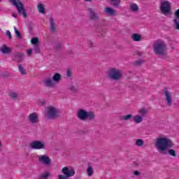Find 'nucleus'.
<instances>
[{
	"mask_svg": "<svg viewBox=\"0 0 179 179\" xmlns=\"http://www.w3.org/2000/svg\"><path fill=\"white\" fill-rule=\"evenodd\" d=\"M173 141L166 136H159L155 142V147L159 153H164L167 149L173 148Z\"/></svg>",
	"mask_w": 179,
	"mask_h": 179,
	"instance_id": "nucleus-1",
	"label": "nucleus"
},
{
	"mask_svg": "<svg viewBox=\"0 0 179 179\" xmlns=\"http://www.w3.org/2000/svg\"><path fill=\"white\" fill-rule=\"evenodd\" d=\"M167 45L162 40H157L154 42L153 50L157 55H166V48Z\"/></svg>",
	"mask_w": 179,
	"mask_h": 179,
	"instance_id": "nucleus-2",
	"label": "nucleus"
},
{
	"mask_svg": "<svg viewBox=\"0 0 179 179\" xmlns=\"http://www.w3.org/2000/svg\"><path fill=\"white\" fill-rule=\"evenodd\" d=\"M77 117L81 121H93V120L96 118V115L94 114V112L80 109L77 112Z\"/></svg>",
	"mask_w": 179,
	"mask_h": 179,
	"instance_id": "nucleus-3",
	"label": "nucleus"
},
{
	"mask_svg": "<svg viewBox=\"0 0 179 179\" xmlns=\"http://www.w3.org/2000/svg\"><path fill=\"white\" fill-rule=\"evenodd\" d=\"M68 83L69 85V90L71 93H78L79 92L80 87L76 83L75 79H73V76H72V71L71 70H68Z\"/></svg>",
	"mask_w": 179,
	"mask_h": 179,
	"instance_id": "nucleus-4",
	"label": "nucleus"
},
{
	"mask_svg": "<svg viewBox=\"0 0 179 179\" xmlns=\"http://www.w3.org/2000/svg\"><path fill=\"white\" fill-rule=\"evenodd\" d=\"M108 78L111 80H120L122 78V71L116 68H112L108 71Z\"/></svg>",
	"mask_w": 179,
	"mask_h": 179,
	"instance_id": "nucleus-5",
	"label": "nucleus"
},
{
	"mask_svg": "<svg viewBox=\"0 0 179 179\" xmlns=\"http://www.w3.org/2000/svg\"><path fill=\"white\" fill-rule=\"evenodd\" d=\"M9 2H10L17 8L18 13L20 15H22L23 17H24L25 19L27 17V13L26 12L24 5H23V3H22V1H18V4L16 0H9Z\"/></svg>",
	"mask_w": 179,
	"mask_h": 179,
	"instance_id": "nucleus-6",
	"label": "nucleus"
},
{
	"mask_svg": "<svg viewBox=\"0 0 179 179\" xmlns=\"http://www.w3.org/2000/svg\"><path fill=\"white\" fill-rule=\"evenodd\" d=\"M47 115L49 120H55L59 117V110L55 107L50 106L48 108Z\"/></svg>",
	"mask_w": 179,
	"mask_h": 179,
	"instance_id": "nucleus-7",
	"label": "nucleus"
},
{
	"mask_svg": "<svg viewBox=\"0 0 179 179\" xmlns=\"http://www.w3.org/2000/svg\"><path fill=\"white\" fill-rule=\"evenodd\" d=\"M159 8L162 15H169L171 12V3L170 1H161Z\"/></svg>",
	"mask_w": 179,
	"mask_h": 179,
	"instance_id": "nucleus-8",
	"label": "nucleus"
},
{
	"mask_svg": "<svg viewBox=\"0 0 179 179\" xmlns=\"http://www.w3.org/2000/svg\"><path fill=\"white\" fill-rule=\"evenodd\" d=\"M164 96L166 101V105L169 107H171V106H173V98L171 97V93L167 88H164Z\"/></svg>",
	"mask_w": 179,
	"mask_h": 179,
	"instance_id": "nucleus-9",
	"label": "nucleus"
},
{
	"mask_svg": "<svg viewBox=\"0 0 179 179\" xmlns=\"http://www.w3.org/2000/svg\"><path fill=\"white\" fill-rule=\"evenodd\" d=\"M29 146L31 148V149L40 150L44 149V148H45V144H44L43 141H34L30 143Z\"/></svg>",
	"mask_w": 179,
	"mask_h": 179,
	"instance_id": "nucleus-10",
	"label": "nucleus"
},
{
	"mask_svg": "<svg viewBox=\"0 0 179 179\" xmlns=\"http://www.w3.org/2000/svg\"><path fill=\"white\" fill-rule=\"evenodd\" d=\"M28 120L31 124L36 125L40 122V119H38V114L37 113H32L28 116Z\"/></svg>",
	"mask_w": 179,
	"mask_h": 179,
	"instance_id": "nucleus-11",
	"label": "nucleus"
},
{
	"mask_svg": "<svg viewBox=\"0 0 179 179\" xmlns=\"http://www.w3.org/2000/svg\"><path fill=\"white\" fill-rule=\"evenodd\" d=\"M38 161L40 163H43V164H45V166L51 164V159H50V157L45 155H40L38 157Z\"/></svg>",
	"mask_w": 179,
	"mask_h": 179,
	"instance_id": "nucleus-12",
	"label": "nucleus"
},
{
	"mask_svg": "<svg viewBox=\"0 0 179 179\" xmlns=\"http://www.w3.org/2000/svg\"><path fill=\"white\" fill-rule=\"evenodd\" d=\"M87 12L88 16L91 20H97V19H99V15L92 8H88Z\"/></svg>",
	"mask_w": 179,
	"mask_h": 179,
	"instance_id": "nucleus-13",
	"label": "nucleus"
},
{
	"mask_svg": "<svg viewBox=\"0 0 179 179\" xmlns=\"http://www.w3.org/2000/svg\"><path fill=\"white\" fill-rule=\"evenodd\" d=\"M24 57V53L17 52V54L14 55L12 59L17 62H22L23 61V57Z\"/></svg>",
	"mask_w": 179,
	"mask_h": 179,
	"instance_id": "nucleus-14",
	"label": "nucleus"
},
{
	"mask_svg": "<svg viewBox=\"0 0 179 179\" xmlns=\"http://www.w3.org/2000/svg\"><path fill=\"white\" fill-rule=\"evenodd\" d=\"M104 12L108 14V16H117V10L110 7H106L104 8Z\"/></svg>",
	"mask_w": 179,
	"mask_h": 179,
	"instance_id": "nucleus-15",
	"label": "nucleus"
},
{
	"mask_svg": "<svg viewBox=\"0 0 179 179\" xmlns=\"http://www.w3.org/2000/svg\"><path fill=\"white\" fill-rule=\"evenodd\" d=\"M0 51L3 54H10V52H12V49L8 48L6 44H3L0 48Z\"/></svg>",
	"mask_w": 179,
	"mask_h": 179,
	"instance_id": "nucleus-16",
	"label": "nucleus"
},
{
	"mask_svg": "<svg viewBox=\"0 0 179 179\" xmlns=\"http://www.w3.org/2000/svg\"><path fill=\"white\" fill-rule=\"evenodd\" d=\"M50 23L51 33H55V31H57V27H55V20H54V18H50Z\"/></svg>",
	"mask_w": 179,
	"mask_h": 179,
	"instance_id": "nucleus-17",
	"label": "nucleus"
},
{
	"mask_svg": "<svg viewBox=\"0 0 179 179\" xmlns=\"http://www.w3.org/2000/svg\"><path fill=\"white\" fill-rule=\"evenodd\" d=\"M62 173H64V175H59L58 178L59 179H67L68 178V167L65 166L64 168L62 169Z\"/></svg>",
	"mask_w": 179,
	"mask_h": 179,
	"instance_id": "nucleus-18",
	"label": "nucleus"
},
{
	"mask_svg": "<svg viewBox=\"0 0 179 179\" xmlns=\"http://www.w3.org/2000/svg\"><path fill=\"white\" fill-rule=\"evenodd\" d=\"M44 85L47 87H54V83L52 79L47 78L43 81Z\"/></svg>",
	"mask_w": 179,
	"mask_h": 179,
	"instance_id": "nucleus-19",
	"label": "nucleus"
},
{
	"mask_svg": "<svg viewBox=\"0 0 179 179\" xmlns=\"http://www.w3.org/2000/svg\"><path fill=\"white\" fill-rule=\"evenodd\" d=\"M131 38L134 41H141V40H142V36L139 34L135 33L131 35Z\"/></svg>",
	"mask_w": 179,
	"mask_h": 179,
	"instance_id": "nucleus-20",
	"label": "nucleus"
},
{
	"mask_svg": "<svg viewBox=\"0 0 179 179\" xmlns=\"http://www.w3.org/2000/svg\"><path fill=\"white\" fill-rule=\"evenodd\" d=\"M133 120L136 122V124H141V122L143 121V118L139 115L134 116Z\"/></svg>",
	"mask_w": 179,
	"mask_h": 179,
	"instance_id": "nucleus-21",
	"label": "nucleus"
},
{
	"mask_svg": "<svg viewBox=\"0 0 179 179\" xmlns=\"http://www.w3.org/2000/svg\"><path fill=\"white\" fill-rule=\"evenodd\" d=\"M130 10L131 12H138L139 10V6L135 3H130Z\"/></svg>",
	"mask_w": 179,
	"mask_h": 179,
	"instance_id": "nucleus-22",
	"label": "nucleus"
},
{
	"mask_svg": "<svg viewBox=\"0 0 179 179\" xmlns=\"http://www.w3.org/2000/svg\"><path fill=\"white\" fill-rule=\"evenodd\" d=\"M52 80L55 82V83H58L59 80H61V74L56 73L52 76Z\"/></svg>",
	"mask_w": 179,
	"mask_h": 179,
	"instance_id": "nucleus-23",
	"label": "nucleus"
},
{
	"mask_svg": "<svg viewBox=\"0 0 179 179\" xmlns=\"http://www.w3.org/2000/svg\"><path fill=\"white\" fill-rule=\"evenodd\" d=\"M132 118V115L131 114H127L124 116H120V120L121 121H129Z\"/></svg>",
	"mask_w": 179,
	"mask_h": 179,
	"instance_id": "nucleus-24",
	"label": "nucleus"
},
{
	"mask_svg": "<svg viewBox=\"0 0 179 179\" xmlns=\"http://www.w3.org/2000/svg\"><path fill=\"white\" fill-rule=\"evenodd\" d=\"M94 173V170H93V167H92V166H89L87 168V174L88 176V177H92V176H93Z\"/></svg>",
	"mask_w": 179,
	"mask_h": 179,
	"instance_id": "nucleus-25",
	"label": "nucleus"
},
{
	"mask_svg": "<svg viewBox=\"0 0 179 179\" xmlns=\"http://www.w3.org/2000/svg\"><path fill=\"white\" fill-rule=\"evenodd\" d=\"M18 70L20 73H21V75H27V72L26 71V69H24L23 66H22V64H18Z\"/></svg>",
	"mask_w": 179,
	"mask_h": 179,
	"instance_id": "nucleus-26",
	"label": "nucleus"
},
{
	"mask_svg": "<svg viewBox=\"0 0 179 179\" xmlns=\"http://www.w3.org/2000/svg\"><path fill=\"white\" fill-rule=\"evenodd\" d=\"M136 146H138V148H142V146H143V145H145V141H143V140L138 138L136 141L135 143Z\"/></svg>",
	"mask_w": 179,
	"mask_h": 179,
	"instance_id": "nucleus-27",
	"label": "nucleus"
},
{
	"mask_svg": "<svg viewBox=\"0 0 179 179\" xmlns=\"http://www.w3.org/2000/svg\"><path fill=\"white\" fill-rule=\"evenodd\" d=\"M73 176H75V169L70 166L68 169V177H73Z\"/></svg>",
	"mask_w": 179,
	"mask_h": 179,
	"instance_id": "nucleus-28",
	"label": "nucleus"
},
{
	"mask_svg": "<svg viewBox=\"0 0 179 179\" xmlns=\"http://www.w3.org/2000/svg\"><path fill=\"white\" fill-rule=\"evenodd\" d=\"M38 10L39 13H45V8H44V6L42 3L38 4Z\"/></svg>",
	"mask_w": 179,
	"mask_h": 179,
	"instance_id": "nucleus-29",
	"label": "nucleus"
},
{
	"mask_svg": "<svg viewBox=\"0 0 179 179\" xmlns=\"http://www.w3.org/2000/svg\"><path fill=\"white\" fill-rule=\"evenodd\" d=\"M31 43L33 45H40V40L38 39V38H32L31 39Z\"/></svg>",
	"mask_w": 179,
	"mask_h": 179,
	"instance_id": "nucleus-30",
	"label": "nucleus"
},
{
	"mask_svg": "<svg viewBox=\"0 0 179 179\" xmlns=\"http://www.w3.org/2000/svg\"><path fill=\"white\" fill-rule=\"evenodd\" d=\"M34 52H35V54H41L40 45H34Z\"/></svg>",
	"mask_w": 179,
	"mask_h": 179,
	"instance_id": "nucleus-31",
	"label": "nucleus"
},
{
	"mask_svg": "<svg viewBox=\"0 0 179 179\" xmlns=\"http://www.w3.org/2000/svg\"><path fill=\"white\" fill-rule=\"evenodd\" d=\"M48 177H50V173L46 172L41 174L38 179H47Z\"/></svg>",
	"mask_w": 179,
	"mask_h": 179,
	"instance_id": "nucleus-32",
	"label": "nucleus"
},
{
	"mask_svg": "<svg viewBox=\"0 0 179 179\" xmlns=\"http://www.w3.org/2000/svg\"><path fill=\"white\" fill-rule=\"evenodd\" d=\"M8 96L12 99V100H16L17 99V93L11 92L8 94Z\"/></svg>",
	"mask_w": 179,
	"mask_h": 179,
	"instance_id": "nucleus-33",
	"label": "nucleus"
},
{
	"mask_svg": "<svg viewBox=\"0 0 179 179\" xmlns=\"http://www.w3.org/2000/svg\"><path fill=\"white\" fill-rule=\"evenodd\" d=\"M168 154L169 156H172L173 157H176V156H177V154H176V150L173 149H169L168 150Z\"/></svg>",
	"mask_w": 179,
	"mask_h": 179,
	"instance_id": "nucleus-34",
	"label": "nucleus"
},
{
	"mask_svg": "<svg viewBox=\"0 0 179 179\" xmlns=\"http://www.w3.org/2000/svg\"><path fill=\"white\" fill-rule=\"evenodd\" d=\"M113 2V5L115 7L120 6V3H121V0H110Z\"/></svg>",
	"mask_w": 179,
	"mask_h": 179,
	"instance_id": "nucleus-35",
	"label": "nucleus"
},
{
	"mask_svg": "<svg viewBox=\"0 0 179 179\" xmlns=\"http://www.w3.org/2000/svg\"><path fill=\"white\" fill-rule=\"evenodd\" d=\"M173 23H174V29H175V30H179V22H178V20L174 19V20H173Z\"/></svg>",
	"mask_w": 179,
	"mask_h": 179,
	"instance_id": "nucleus-36",
	"label": "nucleus"
},
{
	"mask_svg": "<svg viewBox=\"0 0 179 179\" xmlns=\"http://www.w3.org/2000/svg\"><path fill=\"white\" fill-rule=\"evenodd\" d=\"M15 33L16 35L17 38H22V34H20V31L16 29V27L14 28Z\"/></svg>",
	"mask_w": 179,
	"mask_h": 179,
	"instance_id": "nucleus-37",
	"label": "nucleus"
},
{
	"mask_svg": "<svg viewBox=\"0 0 179 179\" xmlns=\"http://www.w3.org/2000/svg\"><path fill=\"white\" fill-rule=\"evenodd\" d=\"M139 114H141V115H145V114H148V110L145 109V108H141L138 110Z\"/></svg>",
	"mask_w": 179,
	"mask_h": 179,
	"instance_id": "nucleus-38",
	"label": "nucleus"
},
{
	"mask_svg": "<svg viewBox=\"0 0 179 179\" xmlns=\"http://www.w3.org/2000/svg\"><path fill=\"white\" fill-rule=\"evenodd\" d=\"M6 34L7 37H8V38H9L10 40H11V38H12V34H10V31L7 30V31H6Z\"/></svg>",
	"mask_w": 179,
	"mask_h": 179,
	"instance_id": "nucleus-39",
	"label": "nucleus"
},
{
	"mask_svg": "<svg viewBox=\"0 0 179 179\" xmlns=\"http://www.w3.org/2000/svg\"><path fill=\"white\" fill-rule=\"evenodd\" d=\"M175 19H176V20H179V9L176 10L175 12Z\"/></svg>",
	"mask_w": 179,
	"mask_h": 179,
	"instance_id": "nucleus-40",
	"label": "nucleus"
},
{
	"mask_svg": "<svg viewBox=\"0 0 179 179\" xmlns=\"http://www.w3.org/2000/svg\"><path fill=\"white\" fill-rule=\"evenodd\" d=\"M32 52H33V49H29L27 51V54L28 57H30L31 55Z\"/></svg>",
	"mask_w": 179,
	"mask_h": 179,
	"instance_id": "nucleus-41",
	"label": "nucleus"
},
{
	"mask_svg": "<svg viewBox=\"0 0 179 179\" xmlns=\"http://www.w3.org/2000/svg\"><path fill=\"white\" fill-rule=\"evenodd\" d=\"M141 64H142L141 61H136V62H134V65L139 66V65H141Z\"/></svg>",
	"mask_w": 179,
	"mask_h": 179,
	"instance_id": "nucleus-42",
	"label": "nucleus"
},
{
	"mask_svg": "<svg viewBox=\"0 0 179 179\" xmlns=\"http://www.w3.org/2000/svg\"><path fill=\"white\" fill-rule=\"evenodd\" d=\"M134 176H139L141 174V173H139L138 171H134Z\"/></svg>",
	"mask_w": 179,
	"mask_h": 179,
	"instance_id": "nucleus-43",
	"label": "nucleus"
},
{
	"mask_svg": "<svg viewBox=\"0 0 179 179\" xmlns=\"http://www.w3.org/2000/svg\"><path fill=\"white\" fill-rule=\"evenodd\" d=\"M57 50H59L61 48V43H58L57 45Z\"/></svg>",
	"mask_w": 179,
	"mask_h": 179,
	"instance_id": "nucleus-44",
	"label": "nucleus"
},
{
	"mask_svg": "<svg viewBox=\"0 0 179 179\" xmlns=\"http://www.w3.org/2000/svg\"><path fill=\"white\" fill-rule=\"evenodd\" d=\"M1 76H2L3 78H6V77L8 76V75L6 74V73H2V74H1Z\"/></svg>",
	"mask_w": 179,
	"mask_h": 179,
	"instance_id": "nucleus-45",
	"label": "nucleus"
},
{
	"mask_svg": "<svg viewBox=\"0 0 179 179\" xmlns=\"http://www.w3.org/2000/svg\"><path fill=\"white\" fill-rule=\"evenodd\" d=\"M12 16L13 17H17V15H16V13H13Z\"/></svg>",
	"mask_w": 179,
	"mask_h": 179,
	"instance_id": "nucleus-46",
	"label": "nucleus"
},
{
	"mask_svg": "<svg viewBox=\"0 0 179 179\" xmlns=\"http://www.w3.org/2000/svg\"><path fill=\"white\" fill-rule=\"evenodd\" d=\"M85 2H92V0H84Z\"/></svg>",
	"mask_w": 179,
	"mask_h": 179,
	"instance_id": "nucleus-47",
	"label": "nucleus"
},
{
	"mask_svg": "<svg viewBox=\"0 0 179 179\" xmlns=\"http://www.w3.org/2000/svg\"><path fill=\"white\" fill-rule=\"evenodd\" d=\"M66 76H68V69L66 70Z\"/></svg>",
	"mask_w": 179,
	"mask_h": 179,
	"instance_id": "nucleus-48",
	"label": "nucleus"
},
{
	"mask_svg": "<svg viewBox=\"0 0 179 179\" xmlns=\"http://www.w3.org/2000/svg\"><path fill=\"white\" fill-rule=\"evenodd\" d=\"M166 1V0H161V2Z\"/></svg>",
	"mask_w": 179,
	"mask_h": 179,
	"instance_id": "nucleus-49",
	"label": "nucleus"
},
{
	"mask_svg": "<svg viewBox=\"0 0 179 179\" xmlns=\"http://www.w3.org/2000/svg\"><path fill=\"white\" fill-rule=\"evenodd\" d=\"M72 53V51H69V54H71Z\"/></svg>",
	"mask_w": 179,
	"mask_h": 179,
	"instance_id": "nucleus-50",
	"label": "nucleus"
},
{
	"mask_svg": "<svg viewBox=\"0 0 179 179\" xmlns=\"http://www.w3.org/2000/svg\"><path fill=\"white\" fill-rule=\"evenodd\" d=\"M138 55H141V52H138Z\"/></svg>",
	"mask_w": 179,
	"mask_h": 179,
	"instance_id": "nucleus-51",
	"label": "nucleus"
},
{
	"mask_svg": "<svg viewBox=\"0 0 179 179\" xmlns=\"http://www.w3.org/2000/svg\"><path fill=\"white\" fill-rule=\"evenodd\" d=\"M1 1H2V0H0V2H1Z\"/></svg>",
	"mask_w": 179,
	"mask_h": 179,
	"instance_id": "nucleus-52",
	"label": "nucleus"
}]
</instances>
